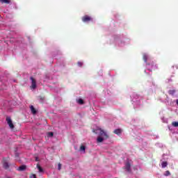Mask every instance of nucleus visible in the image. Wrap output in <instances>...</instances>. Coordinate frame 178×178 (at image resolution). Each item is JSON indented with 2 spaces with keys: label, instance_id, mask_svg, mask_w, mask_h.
<instances>
[{
  "label": "nucleus",
  "instance_id": "obj_17",
  "mask_svg": "<svg viewBox=\"0 0 178 178\" xmlns=\"http://www.w3.org/2000/svg\"><path fill=\"white\" fill-rule=\"evenodd\" d=\"M164 176H170V172L169 170L165 171Z\"/></svg>",
  "mask_w": 178,
  "mask_h": 178
},
{
  "label": "nucleus",
  "instance_id": "obj_10",
  "mask_svg": "<svg viewBox=\"0 0 178 178\" xmlns=\"http://www.w3.org/2000/svg\"><path fill=\"white\" fill-rule=\"evenodd\" d=\"M1 3H6V5H9L10 3V0H0Z\"/></svg>",
  "mask_w": 178,
  "mask_h": 178
},
{
  "label": "nucleus",
  "instance_id": "obj_24",
  "mask_svg": "<svg viewBox=\"0 0 178 178\" xmlns=\"http://www.w3.org/2000/svg\"><path fill=\"white\" fill-rule=\"evenodd\" d=\"M35 161H38V157L35 158Z\"/></svg>",
  "mask_w": 178,
  "mask_h": 178
},
{
  "label": "nucleus",
  "instance_id": "obj_9",
  "mask_svg": "<svg viewBox=\"0 0 178 178\" xmlns=\"http://www.w3.org/2000/svg\"><path fill=\"white\" fill-rule=\"evenodd\" d=\"M30 109H31V113L33 115H35V113H37V110H35V108H34V106H31Z\"/></svg>",
  "mask_w": 178,
  "mask_h": 178
},
{
  "label": "nucleus",
  "instance_id": "obj_12",
  "mask_svg": "<svg viewBox=\"0 0 178 178\" xmlns=\"http://www.w3.org/2000/svg\"><path fill=\"white\" fill-rule=\"evenodd\" d=\"M143 59L144 62L147 63V61L148 60V56H147V54H144L143 56Z\"/></svg>",
  "mask_w": 178,
  "mask_h": 178
},
{
  "label": "nucleus",
  "instance_id": "obj_5",
  "mask_svg": "<svg viewBox=\"0 0 178 178\" xmlns=\"http://www.w3.org/2000/svg\"><path fill=\"white\" fill-rule=\"evenodd\" d=\"M131 165L129 162H127L125 165V169L127 170V172H131Z\"/></svg>",
  "mask_w": 178,
  "mask_h": 178
},
{
  "label": "nucleus",
  "instance_id": "obj_6",
  "mask_svg": "<svg viewBox=\"0 0 178 178\" xmlns=\"http://www.w3.org/2000/svg\"><path fill=\"white\" fill-rule=\"evenodd\" d=\"M113 133L114 134H117V136H120L122 134V129H115Z\"/></svg>",
  "mask_w": 178,
  "mask_h": 178
},
{
  "label": "nucleus",
  "instance_id": "obj_18",
  "mask_svg": "<svg viewBox=\"0 0 178 178\" xmlns=\"http://www.w3.org/2000/svg\"><path fill=\"white\" fill-rule=\"evenodd\" d=\"M172 126L174 127H178V122H172Z\"/></svg>",
  "mask_w": 178,
  "mask_h": 178
},
{
  "label": "nucleus",
  "instance_id": "obj_7",
  "mask_svg": "<svg viewBox=\"0 0 178 178\" xmlns=\"http://www.w3.org/2000/svg\"><path fill=\"white\" fill-rule=\"evenodd\" d=\"M3 166L4 169H9V163H8L5 160H3Z\"/></svg>",
  "mask_w": 178,
  "mask_h": 178
},
{
  "label": "nucleus",
  "instance_id": "obj_21",
  "mask_svg": "<svg viewBox=\"0 0 178 178\" xmlns=\"http://www.w3.org/2000/svg\"><path fill=\"white\" fill-rule=\"evenodd\" d=\"M77 65L79 67H81L83 66V63L82 62H78Z\"/></svg>",
  "mask_w": 178,
  "mask_h": 178
},
{
  "label": "nucleus",
  "instance_id": "obj_13",
  "mask_svg": "<svg viewBox=\"0 0 178 178\" xmlns=\"http://www.w3.org/2000/svg\"><path fill=\"white\" fill-rule=\"evenodd\" d=\"M102 141H104V138L99 136L97 139V143H102Z\"/></svg>",
  "mask_w": 178,
  "mask_h": 178
},
{
  "label": "nucleus",
  "instance_id": "obj_20",
  "mask_svg": "<svg viewBox=\"0 0 178 178\" xmlns=\"http://www.w3.org/2000/svg\"><path fill=\"white\" fill-rule=\"evenodd\" d=\"M48 136H49V137H54V133L53 132H49Z\"/></svg>",
  "mask_w": 178,
  "mask_h": 178
},
{
  "label": "nucleus",
  "instance_id": "obj_14",
  "mask_svg": "<svg viewBox=\"0 0 178 178\" xmlns=\"http://www.w3.org/2000/svg\"><path fill=\"white\" fill-rule=\"evenodd\" d=\"M175 92H176V90H170L168 91V93L170 94V95H175Z\"/></svg>",
  "mask_w": 178,
  "mask_h": 178
},
{
  "label": "nucleus",
  "instance_id": "obj_3",
  "mask_svg": "<svg viewBox=\"0 0 178 178\" xmlns=\"http://www.w3.org/2000/svg\"><path fill=\"white\" fill-rule=\"evenodd\" d=\"M31 80L32 81L31 88H32L33 90H35V88H37V81L33 76H31Z\"/></svg>",
  "mask_w": 178,
  "mask_h": 178
},
{
  "label": "nucleus",
  "instance_id": "obj_11",
  "mask_svg": "<svg viewBox=\"0 0 178 178\" xmlns=\"http://www.w3.org/2000/svg\"><path fill=\"white\" fill-rule=\"evenodd\" d=\"M37 168L38 169L40 173H42L44 172V169L42 168L41 165L40 164H37Z\"/></svg>",
  "mask_w": 178,
  "mask_h": 178
},
{
  "label": "nucleus",
  "instance_id": "obj_1",
  "mask_svg": "<svg viewBox=\"0 0 178 178\" xmlns=\"http://www.w3.org/2000/svg\"><path fill=\"white\" fill-rule=\"evenodd\" d=\"M10 129H15V125L13 124V122H12V119L10 118V117H7L6 119Z\"/></svg>",
  "mask_w": 178,
  "mask_h": 178
},
{
  "label": "nucleus",
  "instance_id": "obj_23",
  "mask_svg": "<svg viewBox=\"0 0 178 178\" xmlns=\"http://www.w3.org/2000/svg\"><path fill=\"white\" fill-rule=\"evenodd\" d=\"M62 169V164L60 163H58V170H60Z\"/></svg>",
  "mask_w": 178,
  "mask_h": 178
},
{
  "label": "nucleus",
  "instance_id": "obj_15",
  "mask_svg": "<svg viewBox=\"0 0 178 178\" xmlns=\"http://www.w3.org/2000/svg\"><path fill=\"white\" fill-rule=\"evenodd\" d=\"M78 104H79V105H83L84 100H83V99H78Z\"/></svg>",
  "mask_w": 178,
  "mask_h": 178
},
{
  "label": "nucleus",
  "instance_id": "obj_2",
  "mask_svg": "<svg viewBox=\"0 0 178 178\" xmlns=\"http://www.w3.org/2000/svg\"><path fill=\"white\" fill-rule=\"evenodd\" d=\"M91 21H92V18L89 15H86L83 17H82V22H83V23H88V22Z\"/></svg>",
  "mask_w": 178,
  "mask_h": 178
},
{
  "label": "nucleus",
  "instance_id": "obj_22",
  "mask_svg": "<svg viewBox=\"0 0 178 178\" xmlns=\"http://www.w3.org/2000/svg\"><path fill=\"white\" fill-rule=\"evenodd\" d=\"M30 178H37V176L35 174H32L30 175Z\"/></svg>",
  "mask_w": 178,
  "mask_h": 178
},
{
  "label": "nucleus",
  "instance_id": "obj_16",
  "mask_svg": "<svg viewBox=\"0 0 178 178\" xmlns=\"http://www.w3.org/2000/svg\"><path fill=\"white\" fill-rule=\"evenodd\" d=\"M161 166L162 168H166V166H168V162L167 161H164L161 163Z\"/></svg>",
  "mask_w": 178,
  "mask_h": 178
},
{
  "label": "nucleus",
  "instance_id": "obj_8",
  "mask_svg": "<svg viewBox=\"0 0 178 178\" xmlns=\"http://www.w3.org/2000/svg\"><path fill=\"white\" fill-rule=\"evenodd\" d=\"M26 166L25 165H22L18 168L17 170L19 172H23V170H26Z\"/></svg>",
  "mask_w": 178,
  "mask_h": 178
},
{
  "label": "nucleus",
  "instance_id": "obj_4",
  "mask_svg": "<svg viewBox=\"0 0 178 178\" xmlns=\"http://www.w3.org/2000/svg\"><path fill=\"white\" fill-rule=\"evenodd\" d=\"M100 132L99 134L100 136H104V138L106 140H107V138H109V135L108 134H106V132H105L104 130H102V129H99Z\"/></svg>",
  "mask_w": 178,
  "mask_h": 178
},
{
  "label": "nucleus",
  "instance_id": "obj_19",
  "mask_svg": "<svg viewBox=\"0 0 178 178\" xmlns=\"http://www.w3.org/2000/svg\"><path fill=\"white\" fill-rule=\"evenodd\" d=\"M80 150L81 151H86V146L81 145V147H80Z\"/></svg>",
  "mask_w": 178,
  "mask_h": 178
}]
</instances>
